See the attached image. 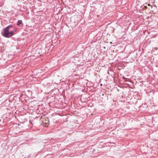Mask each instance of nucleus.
Listing matches in <instances>:
<instances>
[{"label":"nucleus","instance_id":"0eeeda50","mask_svg":"<svg viewBox=\"0 0 158 158\" xmlns=\"http://www.w3.org/2000/svg\"><path fill=\"white\" fill-rule=\"evenodd\" d=\"M148 6H150V5L149 4H148Z\"/></svg>","mask_w":158,"mask_h":158},{"label":"nucleus","instance_id":"6e6552de","mask_svg":"<svg viewBox=\"0 0 158 158\" xmlns=\"http://www.w3.org/2000/svg\"><path fill=\"white\" fill-rule=\"evenodd\" d=\"M0 125H2V124H0Z\"/></svg>","mask_w":158,"mask_h":158},{"label":"nucleus","instance_id":"f03ea898","mask_svg":"<svg viewBox=\"0 0 158 158\" xmlns=\"http://www.w3.org/2000/svg\"><path fill=\"white\" fill-rule=\"evenodd\" d=\"M17 25L19 26H21V27L23 25V24L22 23V20H19L18 21V23L17 24Z\"/></svg>","mask_w":158,"mask_h":158},{"label":"nucleus","instance_id":"20e7f679","mask_svg":"<svg viewBox=\"0 0 158 158\" xmlns=\"http://www.w3.org/2000/svg\"><path fill=\"white\" fill-rule=\"evenodd\" d=\"M2 121V119H0V122H1Z\"/></svg>","mask_w":158,"mask_h":158},{"label":"nucleus","instance_id":"7ed1b4c3","mask_svg":"<svg viewBox=\"0 0 158 158\" xmlns=\"http://www.w3.org/2000/svg\"><path fill=\"white\" fill-rule=\"evenodd\" d=\"M29 122H30V123L32 124V125H35V124H32V121H31V120H29Z\"/></svg>","mask_w":158,"mask_h":158},{"label":"nucleus","instance_id":"39448f33","mask_svg":"<svg viewBox=\"0 0 158 158\" xmlns=\"http://www.w3.org/2000/svg\"><path fill=\"white\" fill-rule=\"evenodd\" d=\"M151 42V40H150V41H149V43H150Z\"/></svg>","mask_w":158,"mask_h":158},{"label":"nucleus","instance_id":"f257e3e1","mask_svg":"<svg viewBox=\"0 0 158 158\" xmlns=\"http://www.w3.org/2000/svg\"><path fill=\"white\" fill-rule=\"evenodd\" d=\"M17 30L13 25H9L3 28L2 31V35L6 38H10L16 34Z\"/></svg>","mask_w":158,"mask_h":158},{"label":"nucleus","instance_id":"423d86ee","mask_svg":"<svg viewBox=\"0 0 158 158\" xmlns=\"http://www.w3.org/2000/svg\"><path fill=\"white\" fill-rule=\"evenodd\" d=\"M100 85H102V84H100Z\"/></svg>","mask_w":158,"mask_h":158}]
</instances>
